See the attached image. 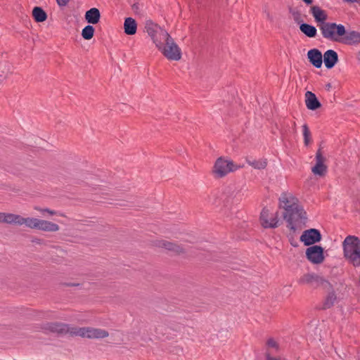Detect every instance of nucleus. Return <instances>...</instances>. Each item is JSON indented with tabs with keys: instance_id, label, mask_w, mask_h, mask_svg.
I'll return each instance as SVG.
<instances>
[{
	"instance_id": "obj_16",
	"label": "nucleus",
	"mask_w": 360,
	"mask_h": 360,
	"mask_svg": "<svg viewBox=\"0 0 360 360\" xmlns=\"http://www.w3.org/2000/svg\"><path fill=\"white\" fill-rule=\"evenodd\" d=\"M340 43L349 45L357 44L360 43V33L356 31L347 32L345 30V34L342 36Z\"/></svg>"
},
{
	"instance_id": "obj_18",
	"label": "nucleus",
	"mask_w": 360,
	"mask_h": 360,
	"mask_svg": "<svg viewBox=\"0 0 360 360\" xmlns=\"http://www.w3.org/2000/svg\"><path fill=\"white\" fill-rule=\"evenodd\" d=\"M304 97L305 104L309 110H315L321 107V103L318 101L316 95L311 91H307Z\"/></svg>"
},
{
	"instance_id": "obj_8",
	"label": "nucleus",
	"mask_w": 360,
	"mask_h": 360,
	"mask_svg": "<svg viewBox=\"0 0 360 360\" xmlns=\"http://www.w3.org/2000/svg\"><path fill=\"white\" fill-rule=\"evenodd\" d=\"M41 329L45 333H54L60 335L70 334L75 335L73 331L75 327L61 322H49L44 323Z\"/></svg>"
},
{
	"instance_id": "obj_3",
	"label": "nucleus",
	"mask_w": 360,
	"mask_h": 360,
	"mask_svg": "<svg viewBox=\"0 0 360 360\" xmlns=\"http://www.w3.org/2000/svg\"><path fill=\"white\" fill-rule=\"evenodd\" d=\"M318 27L322 37L334 42H340L342 36L345 34V27L342 24L327 22L319 24Z\"/></svg>"
},
{
	"instance_id": "obj_14",
	"label": "nucleus",
	"mask_w": 360,
	"mask_h": 360,
	"mask_svg": "<svg viewBox=\"0 0 360 360\" xmlns=\"http://www.w3.org/2000/svg\"><path fill=\"white\" fill-rule=\"evenodd\" d=\"M155 245L158 248H164L165 250L172 251L176 254H180L184 252L185 248L176 243H174L166 240H157L155 242Z\"/></svg>"
},
{
	"instance_id": "obj_6",
	"label": "nucleus",
	"mask_w": 360,
	"mask_h": 360,
	"mask_svg": "<svg viewBox=\"0 0 360 360\" xmlns=\"http://www.w3.org/2000/svg\"><path fill=\"white\" fill-rule=\"evenodd\" d=\"M73 334L75 336L89 339H102L107 338L109 335L107 330L92 327H75Z\"/></svg>"
},
{
	"instance_id": "obj_29",
	"label": "nucleus",
	"mask_w": 360,
	"mask_h": 360,
	"mask_svg": "<svg viewBox=\"0 0 360 360\" xmlns=\"http://www.w3.org/2000/svg\"><path fill=\"white\" fill-rule=\"evenodd\" d=\"M94 31L93 26L87 25L82 30V36L84 39L89 40L94 37Z\"/></svg>"
},
{
	"instance_id": "obj_1",
	"label": "nucleus",
	"mask_w": 360,
	"mask_h": 360,
	"mask_svg": "<svg viewBox=\"0 0 360 360\" xmlns=\"http://www.w3.org/2000/svg\"><path fill=\"white\" fill-rule=\"evenodd\" d=\"M0 223L17 226L25 225L31 229L49 233H56L60 230L59 225L51 221L35 217H23L20 214L9 212H0Z\"/></svg>"
},
{
	"instance_id": "obj_33",
	"label": "nucleus",
	"mask_w": 360,
	"mask_h": 360,
	"mask_svg": "<svg viewBox=\"0 0 360 360\" xmlns=\"http://www.w3.org/2000/svg\"><path fill=\"white\" fill-rule=\"evenodd\" d=\"M56 1L60 6H65L68 4L70 0H56Z\"/></svg>"
},
{
	"instance_id": "obj_21",
	"label": "nucleus",
	"mask_w": 360,
	"mask_h": 360,
	"mask_svg": "<svg viewBox=\"0 0 360 360\" xmlns=\"http://www.w3.org/2000/svg\"><path fill=\"white\" fill-rule=\"evenodd\" d=\"M161 29V27L158 24L155 23L151 20H146L144 24V30L148 34V35L150 37V39L154 38L158 32H160L159 30Z\"/></svg>"
},
{
	"instance_id": "obj_26",
	"label": "nucleus",
	"mask_w": 360,
	"mask_h": 360,
	"mask_svg": "<svg viewBox=\"0 0 360 360\" xmlns=\"http://www.w3.org/2000/svg\"><path fill=\"white\" fill-rule=\"evenodd\" d=\"M319 278L313 274H307L303 275L299 280L301 284H313L318 282Z\"/></svg>"
},
{
	"instance_id": "obj_11",
	"label": "nucleus",
	"mask_w": 360,
	"mask_h": 360,
	"mask_svg": "<svg viewBox=\"0 0 360 360\" xmlns=\"http://www.w3.org/2000/svg\"><path fill=\"white\" fill-rule=\"evenodd\" d=\"M321 239V235L319 230L315 229H310L304 231L300 236V241L305 245H311Z\"/></svg>"
},
{
	"instance_id": "obj_2",
	"label": "nucleus",
	"mask_w": 360,
	"mask_h": 360,
	"mask_svg": "<svg viewBox=\"0 0 360 360\" xmlns=\"http://www.w3.org/2000/svg\"><path fill=\"white\" fill-rule=\"evenodd\" d=\"M344 257L354 266H360V240L354 236H348L342 242Z\"/></svg>"
},
{
	"instance_id": "obj_28",
	"label": "nucleus",
	"mask_w": 360,
	"mask_h": 360,
	"mask_svg": "<svg viewBox=\"0 0 360 360\" xmlns=\"http://www.w3.org/2000/svg\"><path fill=\"white\" fill-rule=\"evenodd\" d=\"M248 163L250 166L254 167L255 169H264L267 165L266 160H264V159H260L258 160H248Z\"/></svg>"
},
{
	"instance_id": "obj_12",
	"label": "nucleus",
	"mask_w": 360,
	"mask_h": 360,
	"mask_svg": "<svg viewBox=\"0 0 360 360\" xmlns=\"http://www.w3.org/2000/svg\"><path fill=\"white\" fill-rule=\"evenodd\" d=\"M261 224L264 228H276L278 219L276 214L270 213L267 209H264L260 216Z\"/></svg>"
},
{
	"instance_id": "obj_5",
	"label": "nucleus",
	"mask_w": 360,
	"mask_h": 360,
	"mask_svg": "<svg viewBox=\"0 0 360 360\" xmlns=\"http://www.w3.org/2000/svg\"><path fill=\"white\" fill-rule=\"evenodd\" d=\"M283 218L288 223V226L290 229L295 230L298 224L301 223L303 219H307V214L303 207L297 205L296 209L285 212Z\"/></svg>"
},
{
	"instance_id": "obj_7",
	"label": "nucleus",
	"mask_w": 360,
	"mask_h": 360,
	"mask_svg": "<svg viewBox=\"0 0 360 360\" xmlns=\"http://www.w3.org/2000/svg\"><path fill=\"white\" fill-rule=\"evenodd\" d=\"M158 50L168 60L177 61L181 58V49L171 37Z\"/></svg>"
},
{
	"instance_id": "obj_25",
	"label": "nucleus",
	"mask_w": 360,
	"mask_h": 360,
	"mask_svg": "<svg viewBox=\"0 0 360 360\" xmlns=\"http://www.w3.org/2000/svg\"><path fill=\"white\" fill-rule=\"evenodd\" d=\"M32 15L37 22H44L47 15L45 11L40 7H34L32 10Z\"/></svg>"
},
{
	"instance_id": "obj_17",
	"label": "nucleus",
	"mask_w": 360,
	"mask_h": 360,
	"mask_svg": "<svg viewBox=\"0 0 360 360\" xmlns=\"http://www.w3.org/2000/svg\"><path fill=\"white\" fill-rule=\"evenodd\" d=\"M307 57L310 63L317 68L322 65L323 56L321 52L316 49H311L307 53Z\"/></svg>"
},
{
	"instance_id": "obj_23",
	"label": "nucleus",
	"mask_w": 360,
	"mask_h": 360,
	"mask_svg": "<svg viewBox=\"0 0 360 360\" xmlns=\"http://www.w3.org/2000/svg\"><path fill=\"white\" fill-rule=\"evenodd\" d=\"M101 18L100 11L96 8H92L85 13L86 20L91 24H96Z\"/></svg>"
},
{
	"instance_id": "obj_32",
	"label": "nucleus",
	"mask_w": 360,
	"mask_h": 360,
	"mask_svg": "<svg viewBox=\"0 0 360 360\" xmlns=\"http://www.w3.org/2000/svg\"><path fill=\"white\" fill-rule=\"evenodd\" d=\"M267 345L269 348H272V349H277L278 347V343L274 339H269L267 341Z\"/></svg>"
},
{
	"instance_id": "obj_15",
	"label": "nucleus",
	"mask_w": 360,
	"mask_h": 360,
	"mask_svg": "<svg viewBox=\"0 0 360 360\" xmlns=\"http://www.w3.org/2000/svg\"><path fill=\"white\" fill-rule=\"evenodd\" d=\"M310 13L313 15L315 21L319 24L326 23V20L328 18L326 12L321 9L319 6H313L310 8Z\"/></svg>"
},
{
	"instance_id": "obj_24",
	"label": "nucleus",
	"mask_w": 360,
	"mask_h": 360,
	"mask_svg": "<svg viewBox=\"0 0 360 360\" xmlns=\"http://www.w3.org/2000/svg\"><path fill=\"white\" fill-rule=\"evenodd\" d=\"M300 30L307 37L310 38L315 37L317 34L316 28L314 26L307 23L301 24L300 25Z\"/></svg>"
},
{
	"instance_id": "obj_31",
	"label": "nucleus",
	"mask_w": 360,
	"mask_h": 360,
	"mask_svg": "<svg viewBox=\"0 0 360 360\" xmlns=\"http://www.w3.org/2000/svg\"><path fill=\"white\" fill-rule=\"evenodd\" d=\"M302 132L304 145L308 146L311 143V136L307 124H305L302 126Z\"/></svg>"
},
{
	"instance_id": "obj_27",
	"label": "nucleus",
	"mask_w": 360,
	"mask_h": 360,
	"mask_svg": "<svg viewBox=\"0 0 360 360\" xmlns=\"http://www.w3.org/2000/svg\"><path fill=\"white\" fill-rule=\"evenodd\" d=\"M336 300V295L334 292H329L323 302V308L328 309L331 307Z\"/></svg>"
},
{
	"instance_id": "obj_34",
	"label": "nucleus",
	"mask_w": 360,
	"mask_h": 360,
	"mask_svg": "<svg viewBox=\"0 0 360 360\" xmlns=\"http://www.w3.org/2000/svg\"><path fill=\"white\" fill-rule=\"evenodd\" d=\"M266 360H281L280 358L271 356L270 354H266Z\"/></svg>"
},
{
	"instance_id": "obj_19",
	"label": "nucleus",
	"mask_w": 360,
	"mask_h": 360,
	"mask_svg": "<svg viewBox=\"0 0 360 360\" xmlns=\"http://www.w3.org/2000/svg\"><path fill=\"white\" fill-rule=\"evenodd\" d=\"M338 60V53L333 50H328L324 53L323 61L325 66L330 69L335 66Z\"/></svg>"
},
{
	"instance_id": "obj_35",
	"label": "nucleus",
	"mask_w": 360,
	"mask_h": 360,
	"mask_svg": "<svg viewBox=\"0 0 360 360\" xmlns=\"http://www.w3.org/2000/svg\"><path fill=\"white\" fill-rule=\"evenodd\" d=\"M304 2H306L307 4H310L312 2V0H303Z\"/></svg>"
},
{
	"instance_id": "obj_22",
	"label": "nucleus",
	"mask_w": 360,
	"mask_h": 360,
	"mask_svg": "<svg viewBox=\"0 0 360 360\" xmlns=\"http://www.w3.org/2000/svg\"><path fill=\"white\" fill-rule=\"evenodd\" d=\"M124 30L127 35H134L136 33L137 23L132 18H127L124 22Z\"/></svg>"
},
{
	"instance_id": "obj_4",
	"label": "nucleus",
	"mask_w": 360,
	"mask_h": 360,
	"mask_svg": "<svg viewBox=\"0 0 360 360\" xmlns=\"http://www.w3.org/2000/svg\"><path fill=\"white\" fill-rule=\"evenodd\" d=\"M239 167L233 161L220 157L216 160L213 166L212 174L216 178H221L229 173L237 170Z\"/></svg>"
},
{
	"instance_id": "obj_20",
	"label": "nucleus",
	"mask_w": 360,
	"mask_h": 360,
	"mask_svg": "<svg viewBox=\"0 0 360 360\" xmlns=\"http://www.w3.org/2000/svg\"><path fill=\"white\" fill-rule=\"evenodd\" d=\"M160 32L154 36V38H152L153 44L155 46L159 49L163 45L164 43L168 40V39L171 37L169 33L164 30L162 27L159 30Z\"/></svg>"
},
{
	"instance_id": "obj_13",
	"label": "nucleus",
	"mask_w": 360,
	"mask_h": 360,
	"mask_svg": "<svg viewBox=\"0 0 360 360\" xmlns=\"http://www.w3.org/2000/svg\"><path fill=\"white\" fill-rule=\"evenodd\" d=\"M325 158L323 156L321 152L319 150L317 151L316 154V164L312 167L311 172L315 175H319L320 176H324L327 171V167L324 165Z\"/></svg>"
},
{
	"instance_id": "obj_30",
	"label": "nucleus",
	"mask_w": 360,
	"mask_h": 360,
	"mask_svg": "<svg viewBox=\"0 0 360 360\" xmlns=\"http://www.w3.org/2000/svg\"><path fill=\"white\" fill-rule=\"evenodd\" d=\"M34 210L38 211L39 212H40L42 214L47 213L48 214H49L51 216L57 215V216H60V217H65V214L63 213L58 212L56 210H51L49 208H41V207L36 206V207H34Z\"/></svg>"
},
{
	"instance_id": "obj_9",
	"label": "nucleus",
	"mask_w": 360,
	"mask_h": 360,
	"mask_svg": "<svg viewBox=\"0 0 360 360\" xmlns=\"http://www.w3.org/2000/svg\"><path fill=\"white\" fill-rule=\"evenodd\" d=\"M306 257L312 264H321L324 260L323 249L319 245H312L306 250Z\"/></svg>"
},
{
	"instance_id": "obj_10",
	"label": "nucleus",
	"mask_w": 360,
	"mask_h": 360,
	"mask_svg": "<svg viewBox=\"0 0 360 360\" xmlns=\"http://www.w3.org/2000/svg\"><path fill=\"white\" fill-rule=\"evenodd\" d=\"M279 205L285 212L296 209V205L298 204V200L291 193H283L279 198Z\"/></svg>"
}]
</instances>
